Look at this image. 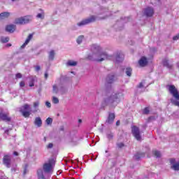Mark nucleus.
Returning <instances> with one entry per match:
<instances>
[{"label": "nucleus", "mask_w": 179, "mask_h": 179, "mask_svg": "<svg viewBox=\"0 0 179 179\" xmlns=\"http://www.w3.org/2000/svg\"><path fill=\"white\" fill-rule=\"evenodd\" d=\"M92 55H89L87 59L90 61H96L101 62L106 59H111V56L107 55V52L103 51L100 46H92L91 48Z\"/></svg>", "instance_id": "nucleus-1"}, {"label": "nucleus", "mask_w": 179, "mask_h": 179, "mask_svg": "<svg viewBox=\"0 0 179 179\" xmlns=\"http://www.w3.org/2000/svg\"><path fill=\"white\" fill-rule=\"evenodd\" d=\"M54 166H55V161L53 159H49L48 162H46L43 164V169H38V178L45 179V176H44V173L45 174H52L54 172Z\"/></svg>", "instance_id": "nucleus-2"}, {"label": "nucleus", "mask_w": 179, "mask_h": 179, "mask_svg": "<svg viewBox=\"0 0 179 179\" xmlns=\"http://www.w3.org/2000/svg\"><path fill=\"white\" fill-rule=\"evenodd\" d=\"M124 94L122 92H108L107 96L103 99L104 106L114 104V103H120L123 99Z\"/></svg>", "instance_id": "nucleus-3"}, {"label": "nucleus", "mask_w": 179, "mask_h": 179, "mask_svg": "<svg viewBox=\"0 0 179 179\" xmlns=\"http://www.w3.org/2000/svg\"><path fill=\"white\" fill-rule=\"evenodd\" d=\"M166 89L170 94L173 97L171 99V103L173 104V106L179 107V92L177 87L173 85H166Z\"/></svg>", "instance_id": "nucleus-4"}, {"label": "nucleus", "mask_w": 179, "mask_h": 179, "mask_svg": "<svg viewBox=\"0 0 179 179\" xmlns=\"http://www.w3.org/2000/svg\"><path fill=\"white\" fill-rule=\"evenodd\" d=\"M94 22H96V16L92 15L89 18L83 20L81 22L77 23V26H78L79 27H82V26H86V24H89Z\"/></svg>", "instance_id": "nucleus-5"}, {"label": "nucleus", "mask_w": 179, "mask_h": 179, "mask_svg": "<svg viewBox=\"0 0 179 179\" xmlns=\"http://www.w3.org/2000/svg\"><path fill=\"white\" fill-rule=\"evenodd\" d=\"M131 133L133 134L136 141H142V136H141V131L139 130V128L138 127L133 126L131 128Z\"/></svg>", "instance_id": "nucleus-6"}, {"label": "nucleus", "mask_w": 179, "mask_h": 179, "mask_svg": "<svg viewBox=\"0 0 179 179\" xmlns=\"http://www.w3.org/2000/svg\"><path fill=\"white\" fill-rule=\"evenodd\" d=\"M30 109V105L25 104L20 108V112L22 113L23 117L25 118H27L30 117V111L27 110Z\"/></svg>", "instance_id": "nucleus-7"}, {"label": "nucleus", "mask_w": 179, "mask_h": 179, "mask_svg": "<svg viewBox=\"0 0 179 179\" xmlns=\"http://www.w3.org/2000/svg\"><path fill=\"white\" fill-rule=\"evenodd\" d=\"M3 164L7 167V169H10L12 164V157L10 155H6L3 157Z\"/></svg>", "instance_id": "nucleus-8"}, {"label": "nucleus", "mask_w": 179, "mask_h": 179, "mask_svg": "<svg viewBox=\"0 0 179 179\" xmlns=\"http://www.w3.org/2000/svg\"><path fill=\"white\" fill-rule=\"evenodd\" d=\"M30 22V19L27 17V16L21 17L15 19V24H26V23H29Z\"/></svg>", "instance_id": "nucleus-9"}, {"label": "nucleus", "mask_w": 179, "mask_h": 179, "mask_svg": "<svg viewBox=\"0 0 179 179\" xmlns=\"http://www.w3.org/2000/svg\"><path fill=\"white\" fill-rule=\"evenodd\" d=\"M170 163L171 169H172V170H174L175 171H179V161L176 162V159H171Z\"/></svg>", "instance_id": "nucleus-10"}, {"label": "nucleus", "mask_w": 179, "mask_h": 179, "mask_svg": "<svg viewBox=\"0 0 179 179\" xmlns=\"http://www.w3.org/2000/svg\"><path fill=\"white\" fill-rule=\"evenodd\" d=\"M144 13L148 17H152L155 15V10L152 7H147L145 9Z\"/></svg>", "instance_id": "nucleus-11"}, {"label": "nucleus", "mask_w": 179, "mask_h": 179, "mask_svg": "<svg viewBox=\"0 0 179 179\" xmlns=\"http://www.w3.org/2000/svg\"><path fill=\"white\" fill-rule=\"evenodd\" d=\"M0 120L2 121H6V122H9L10 121V117H9V113H0Z\"/></svg>", "instance_id": "nucleus-12"}, {"label": "nucleus", "mask_w": 179, "mask_h": 179, "mask_svg": "<svg viewBox=\"0 0 179 179\" xmlns=\"http://www.w3.org/2000/svg\"><path fill=\"white\" fill-rule=\"evenodd\" d=\"M148 58L146 57H141V58L138 61V64L141 67H145L146 65H148Z\"/></svg>", "instance_id": "nucleus-13"}, {"label": "nucleus", "mask_w": 179, "mask_h": 179, "mask_svg": "<svg viewBox=\"0 0 179 179\" xmlns=\"http://www.w3.org/2000/svg\"><path fill=\"white\" fill-rule=\"evenodd\" d=\"M116 62H122L124 61V54L122 52H119L115 56Z\"/></svg>", "instance_id": "nucleus-14"}, {"label": "nucleus", "mask_w": 179, "mask_h": 179, "mask_svg": "<svg viewBox=\"0 0 179 179\" xmlns=\"http://www.w3.org/2000/svg\"><path fill=\"white\" fill-rule=\"evenodd\" d=\"M114 120H115V114L109 113L106 122H108V124H113V122H114Z\"/></svg>", "instance_id": "nucleus-15"}, {"label": "nucleus", "mask_w": 179, "mask_h": 179, "mask_svg": "<svg viewBox=\"0 0 179 179\" xmlns=\"http://www.w3.org/2000/svg\"><path fill=\"white\" fill-rule=\"evenodd\" d=\"M6 30L8 31V33H13V31L16 30V25H13V24L7 25L6 27Z\"/></svg>", "instance_id": "nucleus-16"}, {"label": "nucleus", "mask_w": 179, "mask_h": 179, "mask_svg": "<svg viewBox=\"0 0 179 179\" xmlns=\"http://www.w3.org/2000/svg\"><path fill=\"white\" fill-rule=\"evenodd\" d=\"M115 80V76L114 74H109L106 78L107 83H113Z\"/></svg>", "instance_id": "nucleus-17"}, {"label": "nucleus", "mask_w": 179, "mask_h": 179, "mask_svg": "<svg viewBox=\"0 0 179 179\" xmlns=\"http://www.w3.org/2000/svg\"><path fill=\"white\" fill-rule=\"evenodd\" d=\"M34 124L36 125V127H40L41 125H43V121L41 120V117H36L34 121Z\"/></svg>", "instance_id": "nucleus-18"}, {"label": "nucleus", "mask_w": 179, "mask_h": 179, "mask_svg": "<svg viewBox=\"0 0 179 179\" xmlns=\"http://www.w3.org/2000/svg\"><path fill=\"white\" fill-rule=\"evenodd\" d=\"M55 57V50H50L49 52V55H48L49 61H54Z\"/></svg>", "instance_id": "nucleus-19"}, {"label": "nucleus", "mask_w": 179, "mask_h": 179, "mask_svg": "<svg viewBox=\"0 0 179 179\" xmlns=\"http://www.w3.org/2000/svg\"><path fill=\"white\" fill-rule=\"evenodd\" d=\"M40 106V101H36L34 102V108L33 113H37L38 111V107Z\"/></svg>", "instance_id": "nucleus-20"}, {"label": "nucleus", "mask_w": 179, "mask_h": 179, "mask_svg": "<svg viewBox=\"0 0 179 179\" xmlns=\"http://www.w3.org/2000/svg\"><path fill=\"white\" fill-rule=\"evenodd\" d=\"M141 157H145V153H143V152H137L134 155L135 160H139V159H141Z\"/></svg>", "instance_id": "nucleus-21"}, {"label": "nucleus", "mask_w": 179, "mask_h": 179, "mask_svg": "<svg viewBox=\"0 0 179 179\" xmlns=\"http://www.w3.org/2000/svg\"><path fill=\"white\" fill-rule=\"evenodd\" d=\"M10 13H9L8 12H3L0 13V19H6L8 17H9Z\"/></svg>", "instance_id": "nucleus-22"}, {"label": "nucleus", "mask_w": 179, "mask_h": 179, "mask_svg": "<svg viewBox=\"0 0 179 179\" xmlns=\"http://www.w3.org/2000/svg\"><path fill=\"white\" fill-rule=\"evenodd\" d=\"M163 64H164V66H166V68H171V66H173V64H170L169 62V59H164L163 60Z\"/></svg>", "instance_id": "nucleus-23"}, {"label": "nucleus", "mask_w": 179, "mask_h": 179, "mask_svg": "<svg viewBox=\"0 0 179 179\" xmlns=\"http://www.w3.org/2000/svg\"><path fill=\"white\" fill-rule=\"evenodd\" d=\"M33 38V34H30L28 37L27 38L25 42L22 44V45H27L29 43H30V40Z\"/></svg>", "instance_id": "nucleus-24"}, {"label": "nucleus", "mask_w": 179, "mask_h": 179, "mask_svg": "<svg viewBox=\"0 0 179 179\" xmlns=\"http://www.w3.org/2000/svg\"><path fill=\"white\" fill-rule=\"evenodd\" d=\"M52 92L53 93H55V94H58V93H59V87H58V86H57V85H54L52 86Z\"/></svg>", "instance_id": "nucleus-25"}, {"label": "nucleus", "mask_w": 179, "mask_h": 179, "mask_svg": "<svg viewBox=\"0 0 179 179\" xmlns=\"http://www.w3.org/2000/svg\"><path fill=\"white\" fill-rule=\"evenodd\" d=\"M85 39V36L83 35H80L77 38V43L78 44H82V41H83V40Z\"/></svg>", "instance_id": "nucleus-26"}, {"label": "nucleus", "mask_w": 179, "mask_h": 179, "mask_svg": "<svg viewBox=\"0 0 179 179\" xmlns=\"http://www.w3.org/2000/svg\"><path fill=\"white\" fill-rule=\"evenodd\" d=\"M68 66H76L78 65V62L75 61L70 60L67 62Z\"/></svg>", "instance_id": "nucleus-27"}, {"label": "nucleus", "mask_w": 179, "mask_h": 179, "mask_svg": "<svg viewBox=\"0 0 179 179\" xmlns=\"http://www.w3.org/2000/svg\"><path fill=\"white\" fill-rule=\"evenodd\" d=\"M126 75L127 76H131V75H132V69L131 67H127L126 69Z\"/></svg>", "instance_id": "nucleus-28"}, {"label": "nucleus", "mask_w": 179, "mask_h": 179, "mask_svg": "<svg viewBox=\"0 0 179 179\" xmlns=\"http://www.w3.org/2000/svg\"><path fill=\"white\" fill-rule=\"evenodd\" d=\"M67 90H68L64 86L59 87V93H61V94L66 93Z\"/></svg>", "instance_id": "nucleus-29"}, {"label": "nucleus", "mask_w": 179, "mask_h": 179, "mask_svg": "<svg viewBox=\"0 0 179 179\" xmlns=\"http://www.w3.org/2000/svg\"><path fill=\"white\" fill-rule=\"evenodd\" d=\"M152 153L155 157H162V153H160V151L154 150L152 151Z\"/></svg>", "instance_id": "nucleus-30"}, {"label": "nucleus", "mask_w": 179, "mask_h": 179, "mask_svg": "<svg viewBox=\"0 0 179 179\" xmlns=\"http://www.w3.org/2000/svg\"><path fill=\"white\" fill-rule=\"evenodd\" d=\"M19 169L17 168V164H13L11 168V173H16Z\"/></svg>", "instance_id": "nucleus-31"}, {"label": "nucleus", "mask_w": 179, "mask_h": 179, "mask_svg": "<svg viewBox=\"0 0 179 179\" xmlns=\"http://www.w3.org/2000/svg\"><path fill=\"white\" fill-rule=\"evenodd\" d=\"M34 80H36V77H32L31 78L30 82H29V87H33V86H34Z\"/></svg>", "instance_id": "nucleus-32"}, {"label": "nucleus", "mask_w": 179, "mask_h": 179, "mask_svg": "<svg viewBox=\"0 0 179 179\" xmlns=\"http://www.w3.org/2000/svg\"><path fill=\"white\" fill-rule=\"evenodd\" d=\"M52 101L54 104H58V103H59V99L55 96H52Z\"/></svg>", "instance_id": "nucleus-33"}, {"label": "nucleus", "mask_w": 179, "mask_h": 179, "mask_svg": "<svg viewBox=\"0 0 179 179\" xmlns=\"http://www.w3.org/2000/svg\"><path fill=\"white\" fill-rule=\"evenodd\" d=\"M1 43H8L9 41V37H1Z\"/></svg>", "instance_id": "nucleus-34"}, {"label": "nucleus", "mask_w": 179, "mask_h": 179, "mask_svg": "<svg viewBox=\"0 0 179 179\" xmlns=\"http://www.w3.org/2000/svg\"><path fill=\"white\" fill-rule=\"evenodd\" d=\"M46 124L48 125H51V124H52V118L48 117V119H46Z\"/></svg>", "instance_id": "nucleus-35"}, {"label": "nucleus", "mask_w": 179, "mask_h": 179, "mask_svg": "<svg viewBox=\"0 0 179 179\" xmlns=\"http://www.w3.org/2000/svg\"><path fill=\"white\" fill-rule=\"evenodd\" d=\"M107 138H108V139H109V141H111V139H113V138H114V134H113V133H108Z\"/></svg>", "instance_id": "nucleus-36"}, {"label": "nucleus", "mask_w": 179, "mask_h": 179, "mask_svg": "<svg viewBox=\"0 0 179 179\" xmlns=\"http://www.w3.org/2000/svg\"><path fill=\"white\" fill-rule=\"evenodd\" d=\"M36 17H38V19H44V13L41 14V13H38L36 15Z\"/></svg>", "instance_id": "nucleus-37"}, {"label": "nucleus", "mask_w": 179, "mask_h": 179, "mask_svg": "<svg viewBox=\"0 0 179 179\" xmlns=\"http://www.w3.org/2000/svg\"><path fill=\"white\" fill-rule=\"evenodd\" d=\"M173 41H177V40H179V33L173 37Z\"/></svg>", "instance_id": "nucleus-38"}, {"label": "nucleus", "mask_w": 179, "mask_h": 179, "mask_svg": "<svg viewBox=\"0 0 179 179\" xmlns=\"http://www.w3.org/2000/svg\"><path fill=\"white\" fill-rule=\"evenodd\" d=\"M117 148H119L120 149H121V148H124V143H118L117 144Z\"/></svg>", "instance_id": "nucleus-39"}, {"label": "nucleus", "mask_w": 179, "mask_h": 179, "mask_svg": "<svg viewBox=\"0 0 179 179\" xmlns=\"http://www.w3.org/2000/svg\"><path fill=\"white\" fill-rule=\"evenodd\" d=\"M54 147V144H52V143H49L47 146H46V148H47V149H52V148Z\"/></svg>", "instance_id": "nucleus-40"}, {"label": "nucleus", "mask_w": 179, "mask_h": 179, "mask_svg": "<svg viewBox=\"0 0 179 179\" xmlns=\"http://www.w3.org/2000/svg\"><path fill=\"white\" fill-rule=\"evenodd\" d=\"M15 77H16L17 79H21L22 73H17Z\"/></svg>", "instance_id": "nucleus-41"}, {"label": "nucleus", "mask_w": 179, "mask_h": 179, "mask_svg": "<svg viewBox=\"0 0 179 179\" xmlns=\"http://www.w3.org/2000/svg\"><path fill=\"white\" fill-rule=\"evenodd\" d=\"M45 106H46V107H48V108H51V103L46 101Z\"/></svg>", "instance_id": "nucleus-42"}, {"label": "nucleus", "mask_w": 179, "mask_h": 179, "mask_svg": "<svg viewBox=\"0 0 179 179\" xmlns=\"http://www.w3.org/2000/svg\"><path fill=\"white\" fill-rule=\"evenodd\" d=\"M149 113V108H145L143 110V114H148Z\"/></svg>", "instance_id": "nucleus-43"}, {"label": "nucleus", "mask_w": 179, "mask_h": 179, "mask_svg": "<svg viewBox=\"0 0 179 179\" xmlns=\"http://www.w3.org/2000/svg\"><path fill=\"white\" fill-rule=\"evenodd\" d=\"M24 81H21L20 83V86L21 87H24Z\"/></svg>", "instance_id": "nucleus-44"}, {"label": "nucleus", "mask_w": 179, "mask_h": 179, "mask_svg": "<svg viewBox=\"0 0 179 179\" xmlns=\"http://www.w3.org/2000/svg\"><path fill=\"white\" fill-rule=\"evenodd\" d=\"M138 87L139 89H142V87H143V82L140 83V84L138 85Z\"/></svg>", "instance_id": "nucleus-45"}, {"label": "nucleus", "mask_w": 179, "mask_h": 179, "mask_svg": "<svg viewBox=\"0 0 179 179\" xmlns=\"http://www.w3.org/2000/svg\"><path fill=\"white\" fill-rule=\"evenodd\" d=\"M35 69H36V72H38V71H40V69H41L40 66H36L35 67Z\"/></svg>", "instance_id": "nucleus-46"}, {"label": "nucleus", "mask_w": 179, "mask_h": 179, "mask_svg": "<svg viewBox=\"0 0 179 179\" xmlns=\"http://www.w3.org/2000/svg\"><path fill=\"white\" fill-rule=\"evenodd\" d=\"M48 73H45V79H48Z\"/></svg>", "instance_id": "nucleus-47"}, {"label": "nucleus", "mask_w": 179, "mask_h": 179, "mask_svg": "<svg viewBox=\"0 0 179 179\" xmlns=\"http://www.w3.org/2000/svg\"><path fill=\"white\" fill-rule=\"evenodd\" d=\"M14 156H19V153L16 151L13 152Z\"/></svg>", "instance_id": "nucleus-48"}, {"label": "nucleus", "mask_w": 179, "mask_h": 179, "mask_svg": "<svg viewBox=\"0 0 179 179\" xmlns=\"http://www.w3.org/2000/svg\"><path fill=\"white\" fill-rule=\"evenodd\" d=\"M9 131H10V129H6V130L5 131V134H9Z\"/></svg>", "instance_id": "nucleus-49"}, {"label": "nucleus", "mask_w": 179, "mask_h": 179, "mask_svg": "<svg viewBox=\"0 0 179 179\" xmlns=\"http://www.w3.org/2000/svg\"><path fill=\"white\" fill-rule=\"evenodd\" d=\"M116 125L118 127V125H120V120H117L116 122Z\"/></svg>", "instance_id": "nucleus-50"}, {"label": "nucleus", "mask_w": 179, "mask_h": 179, "mask_svg": "<svg viewBox=\"0 0 179 179\" xmlns=\"http://www.w3.org/2000/svg\"><path fill=\"white\" fill-rule=\"evenodd\" d=\"M60 131H64V127H62L60 128Z\"/></svg>", "instance_id": "nucleus-51"}, {"label": "nucleus", "mask_w": 179, "mask_h": 179, "mask_svg": "<svg viewBox=\"0 0 179 179\" xmlns=\"http://www.w3.org/2000/svg\"><path fill=\"white\" fill-rule=\"evenodd\" d=\"M24 47H25L24 45H22L21 48L23 49V48H24Z\"/></svg>", "instance_id": "nucleus-52"}, {"label": "nucleus", "mask_w": 179, "mask_h": 179, "mask_svg": "<svg viewBox=\"0 0 179 179\" xmlns=\"http://www.w3.org/2000/svg\"><path fill=\"white\" fill-rule=\"evenodd\" d=\"M78 122H82V120L80 119V120H78Z\"/></svg>", "instance_id": "nucleus-53"}, {"label": "nucleus", "mask_w": 179, "mask_h": 179, "mask_svg": "<svg viewBox=\"0 0 179 179\" xmlns=\"http://www.w3.org/2000/svg\"><path fill=\"white\" fill-rule=\"evenodd\" d=\"M24 174H26V170H24Z\"/></svg>", "instance_id": "nucleus-54"}, {"label": "nucleus", "mask_w": 179, "mask_h": 179, "mask_svg": "<svg viewBox=\"0 0 179 179\" xmlns=\"http://www.w3.org/2000/svg\"><path fill=\"white\" fill-rule=\"evenodd\" d=\"M7 45H12L11 44H7Z\"/></svg>", "instance_id": "nucleus-55"}, {"label": "nucleus", "mask_w": 179, "mask_h": 179, "mask_svg": "<svg viewBox=\"0 0 179 179\" xmlns=\"http://www.w3.org/2000/svg\"><path fill=\"white\" fill-rule=\"evenodd\" d=\"M11 1H13V2H14L15 0H11Z\"/></svg>", "instance_id": "nucleus-56"}, {"label": "nucleus", "mask_w": 179, "mask_h": 179, "mask_svg": "<svg viewBox=\"0 0 179 179\" xmlns=\"http://www.w3.org/2000/svg\"><path fill=\"white\" fill-rule=\"evenodd\" d=\"M71 73H73V71H72Z\"/></svg>", "instance_id": "nucleus-57"}]
</instances>
